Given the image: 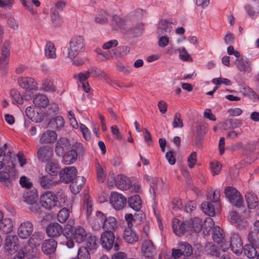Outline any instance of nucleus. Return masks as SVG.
Returning a JSON list of instances; mask_svg holds the SVG:
<instances>
[{
	"mask_svg": "<svg viewBox=\"0 0 259 259\" xmlns=\"http://www.w3.org/2000/svg\"><path fill=\"white\" fill-rule=\"evenodd\" d=\"M63 235L67 240L66 245L68 248H71L74 246L73 240L78 243H82L87 237L88 234L84 228L78 226L74 228H72V226H70L68 228V231L65 228Z\"/></svg>",
	"mask_w": 259,
	"mask_h": 259,
	"instance_id": "obj_1",
	"label": "nucleus"
},
{
	"mask_svg": "<svg viewBox=\"0 0 259 259\" xmlns=\"http://www.w3.org/2000/svg\"><path fill=\"white\" fill-rule=\"evenodd\" d=\"M85 50V40L83 36L75 35L73 36L69 42L68 48V57L73 60L80 53Z\"/></svg>",
	"mask_w": 259,
	"mask_h": 259,
	"instance_id": "obj_2",
	"label": "nucleus"
},
{
	"mask_svg": "<svg viewBox=\"0 0 259 259\" xmlns=\"http://www.w3.org/2000/svg\"><path fill=\"white\" fill-rule=\"evenodd\" d=\"M225 194L229 201L237 207H240L243 198L239 191L234 187H228L225 190Z\"/></svg>",
	"mask_w": 259,
	"mask_h": 259,
	"instance_id": "obj_3",
	"label": "nucleus"
},
{
	"mask_svg": "<svg viewBox=\"0 0 259 259\" xmlns=\"http://www.w3.org/2000/svg\"><path fill=\"white\" fill-rule=\"evenodd\" d=\"M115 236L111 231H104L101 236V243L102 247L107 250L110 249L112 247L114 250H118V245L116 242L114 243Z\"/></svg>",
	"mask_w": 259,
	"mask_h": 259,
	"instance_id": "obj_4",
	"label": "nucleus"
},
{
	"mask_svg": "<svg viewBox=\"0 0 259 259\" xmlns=\"http://www.w3.org/2000/svg\"><path fill=\"white\" fill-rule=\"evenodd\" d=\"M19 239L16 235H8L5 240V251L10 254H14L19 248Z\"/></svg>",
	"mask_w": 259,
	"mask_h": 259,
	"instance_id": "obj_5",
	"label": "nucleus"
},
{
	"mask_svg": "<svg viewBox=\"0 0 259 259\" xmlns=\"http://www.w3.org/2000/svg\"><path fill=\"white\" fill-rule=\"evenodd\" d=\"M77 169L75 167H67L62 169L59 173L60 180L65 183L75 182L76 179Z\"/></svg>",
	"mask_w": 259,
	"mask_h": 259,
	"instance_id": "obj_6",
	"label": "nucleus"
},
{
	"mask_svg": "<svg viewBox=\"0 0 259 259\" xmlns=\"http://www.w3.org/2000/svg\"><path fill=\"white\" fill-rule=\"evenodd\" d=\"M231 249L237 255L241 254L243 247L241 237L238 234H232L230 237Z\"/></svg>",
	"mask_w": 259,
	"mask_h": 259,
	"instance_id": "obj_7",
	"label": "nucleus"
},
{
	"mask_svg": "<svg viewBox=\"0 0 259 259\" xmlns=\"http://www.w3.org/2000/svg\"><path fill=\"white\" fill-rule=\"evenodd\" d=\"M43 239L44 236L41 233L38 232H34L28 241L29 246L24 248H21L20 249L24 250V251L26 250V251L31 252L33 248H35L37 250V256L38 249L36 247L39 245Z\"/></svg>",
	"mask_w": 259,
	"mask_h": 259,
	"instance_id": "obj_8",
	"label": "nucleus"
},
{
	"mask_svg": "<svg viewBox=\"0 0 259 259\" xmlns=\"http://www.w3.org/2000/svg\"><path fill=\"white\" fill-rule=\"evenodd\" d=\"M18 82L19 85L27 90L29 93V97L30 98V91L36 90L37 89V82L34 78L31 77H19L18 79Z\"/></svg>",
	"mask_w": 259,
	"mask_h": 259,
	"instance_id": "obj_9",
	"label": "nucleus"
},
{
	"mask_svg": "<svg viewBox=\"0 0 259 259\" xmlns=\"http://www.w3.org/2000/svg\"><path fill=\"white\" fill-rule=\"evenodd\" d=\"M126 203V199L122 194L113 192L111 194L110 203L115 209H122Z\"/></svg>",
	"mask_w": 259,
	"mask_h": 259,
	"instance_id": "obj_10",
	"label": "nucleus"
},
{
	"mask_svg": "<svg viewBox=\"0 0 259 259\" xmlns=\"http://www.w3.org/2000/svg\"><path fill=\"white\" fill-rule=\"evenodd\" d=\"M33 226L31 222L25 221L20 224L18 229V235L22 239L27 238L32 233Z\"/></svg>",
	"mask_w": 259,
	"mask_h": 259,
	"instance_id": "obj_11",
	"label": "nucleus"
},
{
	"mask_svg": "<svg viewBox=\"0 0 259 259\" xmlns=\"http://www.w3.org/2000/svg\"><path fill=\"white\" fill-rule=\"evenodd\" d=\"M53 155V148L48 145L40 147L37 152L38 160L41 162L49 161Z\"/></svg>",
	"mask_w": 259,
	"mask_h": 259,
	"instance_id": "obj_12",
	"label": "nucleus"
},
{
	"mask_svg": "<svg viewBox=\"0 0 259 259\" xmlns=\"http://www.w3.org/2000/svg\"><path fill=\"white\" fill-rule=\"evenodd\" d=\"M55 195L52 192L47 191L41 195L40 203L42 207L50 209L55 206Z\"/></svg>",
	"mask_w": 259,
	"mask_h": 259,
	"instance_id": "obj_13",
	"label": "nucleus"
},
{
	"mask_svg": "<svg viewBox=\"0 0 259 259\" xmlns=\"http://www.w3.org/2000/svg\"><path fill=\"white\" fill-rule=\"evenodd\" d=\"M64 232L63 228L57 223L50 224L46 228L47 234L51 237H57Z\"/></svg>",
	"mask_w": 259,
	"mask_h": 259,
	"instance_id": "obj_14",
	"label": "nucleus"
},
{
	"mask_svg": "<svg viewBox=\"0 0 259 259\" xmlns=\"http://www.w3.org/2000/svg\"><path fill=\"white\" fill-rule=\"evenodd\" d=\"M9 167L12 166V172L14 173L12 177L10 174L7 172H0V182L3 183L7 187H10L12 181L15 179V176H17V172L15 171L14 164L12 163L11 165H8Z\"/></svg>",
	"mask_w": 259,
	"mask_h": 259,
	"instance_id": "obj_15",
	"label": "nucleus"
},
{
	"mask_svg": "<svg viewBox=\"0 0 259 259\" xmlns=\"http://www.w3.org/2000/svg\"><path fill=\"white\" fill-rule=\"evenodd\" d=\"M70 144L67 139L62 138L57 142L55 151L58 156H63L66 150L69 148Z\"/></svg>",
	"mask_w": 259,
	"mask_h": 259,
	"instance_id": "obj_16",
	"label": "nucleus"
},
{
	"mask_svg": "<svg viewBox=\"0 0 259 259\" xmlns=\"http://www.w3.org/2000/svg\"><path fill=\"white\" fill-rule=\"evenodd\" d=\"M57 242L53 239L46 240L41 245L42 251L46 254L54 253L57 248Z\"/></svg>",
	"mask_w": 259,
	"mask_h": 259,
	"instance_id": "obj_17",
	"label": "nucleus"
},
{
	"mask_svg": "<svg viewBox=\"0 0 259 259\" xmlns=\"http://www.w3.org/2000/svg\"><path fill=\"white\" fill-rule=\"evenodd\" d=\"M172 27L168 24L167 20H161L159 23L157 30V36H168L170 34Z\"/></svg>",
	"mask_w": 259,
	"mask_h": 259,
	"instance_id": "obj_18",
	"label": "nucleus"
},
{
	"mask_svg": "<svg viewBox=\"0 0 259 259\" xmlns=\"http://www.w3.org/2000/svg\"><path fill=\"white\" fill-rule=\"evenodd\" d=\"M57 138V135L55 132L48 130L41 135L39 142L41 143H52L56 141Z\"/></svg>",
	"mask_w": 259,
	"mask_h": 259,
	"instance_id": "obj_19",
	"label": "nucleus"
},
{
	"mask_svg": "<svg viewBox=\"0 0 259 259\" xmlns=\"http://www.w3.org/2000/svg\"><path fill=\"white\" fill-rule=\"evenodd\" d=\"M116 185L120 189L127 190L131 187L132 183L127 177L118 175L116 181Z\"/></svg>",
	"mask_w": 259,
	"mask_h": 259,
	"instance_id": "obj_20",
	"label": "nucleus"
},
{
	"mask_svg": "<svg viewBox=\"0 0 259 259\" xmlns=\"http://www.w3.org/2000/svg\"><path fill=\"white\" fill-rule=\"evenodd\" d=\"M37 193L36 189H27L23 195L24 201L27 204H34L37 200Z\"/></svg>",
	"mask_w": 259,
	"mask_h": 259,
	"instance_id": "obj_21",
	"label": "nucleus"
},
{
	"mask_svg": "<svg viewBox=\"0 0 259 259\" xmlns=\"http://www.w3.org/2000/svg\"><path fill=\"white\" fill-rule=\"evenodd\" d=\"M142 251L144 256L147 258H153L155 249L151 240H146L142 244Z\"/></svg>",
	"mask_w": 259,
	"mask_h": 259,
	"instance_id": "obj_22",
	"label": "nucleus"
},
{
	"mask_svg": "<svg viewBox=\"0 0 259 259\" xmlns=\"http://www.w3.org/2000/svg\"><path fill=\"white\" fill-rule=\"evenodd\" d=\"M235 64L240 71L249 72L251 71L250 63L246 58H240L236 59Z\"/></svg>",
	"mask_w": 259,
	"mask_h": 259,
	"instance_id": "obj_23",
	"label": "nucleus"
},
{
	"mask_svg": "<svg viewBox=\"0 0 259 259\" xmlns=\"http://www.w3.org/2000/svg\"><path fill=\"white\" fill-rule=\"evenodd\" d=\"M38 183L40 186L45 189H51L57 184V181H54L48 176H42L38 179Z\"/></svg>",
	"mask_w": 259,
	"mask_h": 259,
	"instance_id": "obj_24",
	"label": "nucleus"
},
{
	"mask_svg": "<svg viewBox=\"0 0 259 259\" xmlns=\"http://www.w3.org/2000/svg\"><path fill=\"white\" fill-rule=\"evenodd\" d=\"M219 206H216L215 204L210 202H204L201 204V207L203 212L209 216L213 217L215 214V209Z\"/></svg>",
	"mask_w": 259,
	"mask_h": 259,
	"instance_id": "obj_25",
	"label": "nucleus"
},
{
	"mask_svg": "<svg viewBox=\"0 0 259 259\" xmlns=\"http://www.w3.org/2000/svg\"><path fill=\"white\" fill-rule=\"evenodd\" d=\"M172 227L176 235H182L186 230V224L177 219H174L172 222Z\"/></svg>",
	"mask_w": 259,
	"mask_h": 259,
	"instance_id": "obj_26",
	"label": "nucleus"
},
{
	"mask_svg": "<svg viewBox=\"0 0 259 259\" xmlns=\"http://www.w3.org/2000/svg\"><path fill=\"white\" fill-rule=\"evenodd\" d=\"M13 228V223L10 218H5L2 220L0 223V230L5 234L11 233Z\"/></svg>",
	"mask_w": 259,
	"mask_h": 259,
	"instance_id": "obj_27",
	"label": "nucleus"
},
{
	"mask_svg": "<svg viewBox=\"0 0 259 259\" xmlns=\"http://www.w3.org/2000/svg\"><path fill=\"white\" fill-rule=\"evenodd\" d=\"M32 251H26L22 249H19L17 254L14 256V259H23L26 257L28 258L37 257V250L35 248H33Z\"/></svg>",
	"mask_w": 259,
	"mask_h": 259,
	"instance_id": "obj_28",
	"label": "nucleus"
},
{
	"mask_svg": "<svg viewBox=\"0 0 259 259\" xmlns=\"http://www.w3.org/2000/svg\"><path fill=\"white\" fill-rule=\"evenodd\" d=\"M127 202L129 206L136 211L139 210L141 208L142 201L140 196L138 195L130 197Z\"/></svg>",
	"mask_w": 259,
	"mask_h": 259,
	"instance_id": "obj_29",
	"label": "nucleus"
},
{
	"mask_svg": "<svg viewBox=\"0 0 259 259\" xmlns=\"http://www.w3.org/2000/svg\"><path fill=\"white\" fill-rule=\"evenodd\" d=\"M117 227V223L116 219L112 217H107L106 220L102 225V228L105 231L113 232Z\"/></svg>",
	"mask_w": 259,
	"mask_h": 259,
	"instance_id": "obj_30",
	"label": "nucleus"
},
{
	"mask_svg": "<svg viewBox=\"0 0 259 259\" xmlns=\"http://www.w3.org/2000/svg\"><path fill=\"white\" fill-rule=\"evenodd\" d=\"M123 237L124 240L128 243H133L138 240V236L131 228H127L124 230Z\"/></svg>",
	"mask_w": 259,
	"mask_h": 259,
	"instance_id": "obj_31",
	"label": "nucleus"
},
{
	"mask_svg": "<svg viewBox=\"0 0 259 259\" xmlns=\"http://www.w3.org/2000/svg\"><path fill=\"white\" fill-rule=\"evenodd\" d=\"M10 96L13 100V104H22L23 102V99L28 100L30 97H27V95L24 96L22 97L19 92L16 90H11L10 92Z\"/></svg>",
	"mask_w": 259,
	"mask_h": 259,
	"instance_id": "obj_32",
	"label": "nucleus"
},
{
	"mask_svg": "<svg viewBox=\"0 0 259 259\" xmlns=\"http://www.w3.org/2000/svg\"><path fill=\"white\" fill-rule=\"evenodd\" d=\"M108 14L104 10L98 11L94 18L95 22L100 25H104L108 22Z\"/></svg>",
	"mask_w": 259,
	"mask_h": 259,
	"instance_id": "obj_33",
	"label": "nucleus"
},
{
	"mask_svg": "<svg viewBox=\"0 0 259 259\" xmlns=\"http://www.w3.org/2000/svg\"><path fill=\"white\" fill-rule=\"evenodd\" d=\"M187 225L193 231L199 232L202 228L201 221L198 218H194L186 222Z\"/></svg>",
	"mask_w": 259,
	"mask_h": 259,
	"instance_id": "obj_34",
	"label": "nucleus"
},
{
	"mask_svg": "<svg viewBox=\"0 0 259 259\" xmlns=\"http://www.w3.org/2000/svg\"><path fill=\"white\" fill-rule=\"evenodd\" d=\"M33 103L38 107H45L49 103V100L44 95L38 94L36 95L33 99Z\"/></svg>",
	"mask_w": 259,
	"mask_h": 259,
	"instance_id": "obj_35",
	"label": "nucleus"
},
{
	"mask_svg": "<svg viewBox=\"0 0 259 259\" xmlns=\"http://www.w3.org/2000/svg\"><path fill=\"white\" fill-rule=\"evenodd\" d=\"M259 248H256L251 245L245 244L243 250L244 254L248 258H253L257 256L258 254L256 250Z\"/></svg>",
	"mask_w": 259,
	"mask_h": 259,
	"instance_id": "obj_36",
	"label": "nucleus"
},
{
	"mask_svg": "<svg viewBox=\"0 0 259 259\" xmlns=\"http://www.w3.org/2000/svg\"><path fill=\"white\" fill-rule=\"evenodd\" d=\"M77 155L75 150H69L63 156L62 161L66 164H70L76 161Z\"/></svg>",
	"mask_w": 259,
	"mask_h": 259,
	"instance_id": "obj_37",
	"label": "nucleus"
},
{
	"mask_svg": "<svg viewBox=\"0 0 259 259\" xmlns=\"http://www.w3.org/2000/svg\"><path fill=\"white\" fill-rule=\"evenodd\" d=\"M45 53L46 56L48 58L54 59L56 58V49L53 43L51 41L47 42Z\"/></svg>",
	"mask_w": 259,
	"mask_h": 259,
	"instance_id": "obj_38",
	"label": "nucleus"
},
{
	"mask_svg": "<svg viewBox=\"0 0 259 259\" xmlns=\"http://www.w3.org/2000/svg\"><path fill=\"white\" fill-rule=\"evenodd\" d=\"M65 122L64 118L61 116H57L51 119L50 124L52 128L59 130L64 126Z\"/></svg>",
	"mask_w": 259,
	"mask_h": 259,
	"instance_id": "obj_39",
	"label": "nucleus"
},
{
	"mask_svg": "<svg viewBox=\"0 0 259 259\" xmlns=\"http://www.w3.org/2000/svg\"><path fill=\"white\" fill-rule=\"evenodd\" d=\"M213 240L218 244H221L224 240L223 230L220 227L214 228L212 234Z\"/></svg>",
	"mask_w": 259,
	"mask_h": 259,
	"instance_id": "obj_40",
	"label": "nucleus"
},
{
	"mask_svg": "<svg viewBox=\"0 0 259 259\" xmlns=\"http://www.w3.org/2000/svg\"><path fill=\"white\" fill-rule=\"evenodd\" d=\"M220 191L218 190H216L213 192H209L207 194V200L215 204L216 206H220Z\"/></svg>",
	"mask_w": 259,
	"mask_h": 259,
	"instance_id": "obj_41",
	"label": "nucleus"
},
{
	"mask_svg": "<svg viewBox=\"0 0 259 259\" xmlns=\"http://www.w3.org/2000/svg\"><path fill=\"white\" fill-rule=\"evenodd\" d=\"M248 245H251L256 248H259V238L256 233L250 231L247 235Z\"/></svg>",
	"mask_w": 259,
	"mask_h": 259,
	"instance_id": "obj_42",
	"label": "nucleus"
},
{
	"mask_svg": "<svg viewBox=\"0 0 259 259\" xmlns=\"http://www.w3.org/2000/svg\"><path fill=\"white\" fill-rule=\"evenodd\" d=\"M87 76H84L83 73L81 72L78 74L77 75H75V77H77V78L81 84L83 90L86 93H88L90 90V88L89 87L88 82L87 81V79L88 78L87 77Z\"/></svg>",
	"mask_w": 259,
	"mask_h": 259,
	"instance_id": "obj_43",
	"label": "nucleus"
},
{
	"mask_svg": "<svg viewBox=\"0 0 259 259\" xmlns=\"http://www.w3.org/2000/svg\"><path fill=\"white\" fill-rule=\"evenodd\" d=\"M58 166L57 163L52 161H48L46 166V170L50 175H56L58 172Z\"/></svg>",
	"mask_w": 259,
	"mask_h": 259,
	"instance_id": "obj_44",
	"label": "nucleus"
},
{
	"mask_svg": "<svg viewBox=\"0 0 259 259\" xmlns=\"http://www.w3.org/2000/svg\"><path fill=\"white\" fill-rule=\"evenodd\" d=\"M70 210L65 208H63L58 213L57 219L61 223H64L68 219L70 214Z\"/></svg>",
	"mask_w": 259,
	"mask_h": 259,
	"instance_id": "obj_45",
	"label": "nucleus"
},
{
	"mask_svg": "<svg viewBox=\"0 0 259 259\" xmlns=\"http://www.w3.org/2000/svg\"><path fill=\"white\" fill-rule=\"evenodd\" d=\"M58 10L55 7L52 8L51 9L52 21L54 25L56 26H59L61 23V20Z\"/></svg>",
	"mask_w": 259,
	"mask_h": 259,
	"instance_id": "obj_46",
	"label": "nucleus"
},
{
	"mask_svg": "<svg viewBox=\"0 0 259 259\" xmlns=\"http://www.w3.org/2000/svg\"><path fill=\"white\" fill-rule=\"evenodd\" d=\"M245 199L249 208H254L257 206L258 200L256 196L252 194H248L245 195Z\"/></svg>",
	"mask_w": 259,
	"mask_h": 259,
	"instance_id": "obj_47",
	"label": "nucleus"
},
{
	"mask_svg": "<svg viewBox=\"0 0 259 259\" xmlns=\"http://www.w3.org/2000/svg\"><path fill=\"white\" fill-rule=\"evenodd\" d=\"M56 199L55 200V206L62 207L65 205L66 198L64 194L61 192H58L55 195Z\"/></svg>",
	"mask_w": 259,
	"mask_h": 259,
	"instance_id": "obj_48",
	"label": "nucleus"
},
{
	"mask_svg": "<svg viewBox=\"0 0 259 259\" xmlns=\"http://www.w3.org/2000/svg\"><path fill=\"white\" fill-rule=\"evenodd\" d=\"M180 249L183 252V255L185 256H190L193 252V249L191 245L188 243H181Z\"/></svg>",
	"mask_w": 259,
	"mask_h": 259,
	"instance_id": "obj_49",
	"label": "nucleus"
},
{
	"mask_svg": "<svg viewBox=\"0 0 259 259\" xmlns=\"http://www.w3.org/2000/svg\"><path fill=\"white\" fill-rule=\"evenodd\" d=\"M87 238L86 247L90 250L95 249L97 246V239L95 236L91 235Z\"/></svg>",
	"mask_w": 259,
	"mask_h": 259,
	"instance_id": "obj_50",
	"label": "nucleus"
},
{
	"mask_svg": "<svg viewBox=\"0 0 259 259\" xmlns=\"http://www.w3.org/2000/svg\"><path fill=\"white\" fill-rule=\"evenodd\" d=\"M97 180L99 182L103 183L106 179V174L101 165L97 163L96 165Z\"/></svg>",
	"mask_w": 259,
	"mask_h": 259,
	"instance_id": "obj_51",
	"label": "nucleus"
},
{
	"mask_svg": "<svg viewBox=\"0 0 259 259\" xmlns=\"http://www.w3.org/2000/svg\"><path fill=\"white\" fill-rule=\"evenodd\" d=\"M103 71L93 67L88 69V71L83 73L84 76H87V77L89 78L90 75L92 77H101Z\"/></svg>",
	"mask_w": 259,
	"mask_h": 259,
	"instance_id": "obj_52",
	"label": "nucleus"
},
{
	"mask_svg": "<svg viewBox=\"0 0 259 259\" xmlns=\"http://www.w3.org/2000/svg\"><path fill=\"white\" fill-rule=\"evenodd\" d=\"M177 51L179 52V57L181 60L185 61H192L191 56L188 53L184 47L178 49Z\"/></svg>",
	"mask_w": 259,
	"mask_h": 259,
	"instance_id": "obj_53",
	"label": "nucleus"
},
{
	"mask_svg": "<svg viewBox=\"0 0 259 259\" xmlns=\"http://www.w3.org/2000/svg\"><path fill=\"white\" fill-rule=\"evenodd\" d=\"M174 128H182L183 127V120L181 119V115L179 112L175 113L172 121Z\"/></svg>",
	"mask_w": 259,
	"mask_h": 259,
	"instance_id": "obj_54",
	"label": "nucleus"
},
{
	"mask_svg": "<svg viewBox=\"0 0 259 259\" xmlns=\"http://www.w3.org/2000/svg\"><path fill=\"white\" fill-rule=\"evenodd\" d=\"M245 10L249 16L252 17H256L258 14L259 5L254 6L250 5H247L245 7Z\"/></svg>",
	"mask_w": 259,
	"mask_h": 259,
	"instance_id": "obj_55",
	"label": "nucleus"
},
{
	"mask_svg": "<svg viewBox=\"0 0 259 259\" xmlns=\"http://www.w3.org/2000/svg\"><path fill=\"white\" fill-rule=\"evenodd\" d=\"M42 85L44 90L47 92H54L55 91V87L53 82L48 79H44L42 81Z\"/></svg>",
	"mask_w": 259,
	"mask_h": 259,
	"instance_id": "obj_56",
	"label": "nucleus"
},
{
	"mask_svg": "<svg viewBox=\"0 0 259 259\" xmlns=\"http://www.w3.org/2000/svg\"><path fill=\"white\" fill-rule=\"evenodd\" d=\"M229 219L232 223H236L238 226H240L243 222L240 216L235 211H232L230 213Z\"/></svg>",
	"mask_w": 259,
	"mask_h": 259,
	"instance_id": "obj_57",
	"label": "nucleus"
},
{
	"mask_svg": "<svg viewBox=\"0 0 259 259\" xmlns=\"http://www.w3.org/2000/svg\"><path fill=\"white\" fill-rule=\"evenodd\" d=\"M78 259H89L90 253L87 247L82 246L78 251L77 254Z\"/></svg>",
	"mask_w": 259,
	"mask_h": 259,
	"instance_id": "obj_58",
	"label": "nucleus"
},
{
	"mask_svg": "<svg viewBox=\"0 0 259 259\" xmlns=\"http://www.w3.org/2000/svg\"><path fill=\"white\" fill-rule=\"evenodd\" d=\"M92 204L89 195H85L83 198V207L86 208L88 214H90L92 212Z\"/></svg>",
	"mask_w": 259,
	"mask_h": 259,
	"instance_id": "obj_59",
	"label": "nucleus"
},
{
	"mask_svg": "<svg viewBox=\"0 0 259 259\" xmlns=\"http://www.w3.org/2000/svg\"><path fill=\"white\" fill-rule=\"evenodd\" d=\"M221 168V164L217 161L210 163V168L213 175H218L220 172Z\"/></svg>",
	"mask_w": 259,
	"mask_h": 259,
	"instance_id": "obj_60",
	"label": "nucleus"
},
{
	"mask_svg": "<svg viewBox=\"0 0 259 259\" xmlns=\"http://www.w3.org/2000/svg\"><path fill=\"white\" fill-rule=\"evenodd\" d=\"M20 184L22 187L26 188L27 189H31L32 187V183L25 176H22L20 178Z\"/></svg>",
	"mask_w": 259,
	"mask_h": 259,
	"instance_id": "obj_61",
	"label": "nucleus"
},
{
	"mask_svg": "<svg viewBox=\"0 0 259 259\" xmlns=\"http://www.w3.org/2000/svg\"><path fill=\"white\" fill-rule=\"evenodd\" d=\"M197 154L196 152H192L188 157V166L190 168H193L196 162Z\"/></svg>",
	"mask_w": 259,
	"mask_h": 259,
	"instance_id": "obj_62",
	"label": "nucleus"
},
{
	"mask_svg": "<svg viewBox=\"0 0 259 259\" xmlns=\"http://www.w3.org/2000/svg\"><path fill=\"white\" fill-rule=\"evenodd\" d=\"M212 82L216 84L217 85H220L221 83H224L227 85H230L231 84V82L230 80L227 78H215L212 80Z\"/></svg>",
	"mask_w": 259,
	"mask_h": 259,
	"instance_id": "obj_63",
	"label": "nucleus"
},
{
	"mask_svg": "<svg viewBox=\"0 0 259 259\" xmlns=\"http://www.w3.org/2000/svg\"><path fill=\"white\" fill-rule=\"evenodd\" d=\"M226 124H230L231 127L233 128L239 127L242 124V122L238 119H229L226 120L225 122Z\"/></svg>",
	"mask_w": 259,
	"mask_h": 259,
	"instance_id": "obj_64",
	"label": "nucleus"
}]
</instances>
